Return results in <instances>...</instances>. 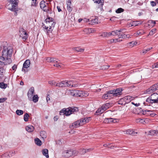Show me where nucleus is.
<instances>
[{
	"mask_svg": "<svg viewBox=\"0 0 158 158\" xmlns=\"http://www.w3.org/2000/svg\"><path fill=\"white\" fill-rule=\"evenodd\" d=\"M12 52V49L11 47H4L0 58L1 60L5 62L6 64H10L12 61L10 58Z\"/></svg>",
	"mask_w": 158,
	"mask_h": 158,
	"instance_id": "nucleus-1",
	"label": "nucleus"
},
{
	"mask_svg": "<svg viewBox=\"0 0 158 158\" xmlns=\"http://www.w3.org/2000/svg\"><path fill=\"white\" fill-rule=\"evenodd\" d=\"M8 3H7L6 6V8L8 10L17 13L18 11V0H7Z\"/></svg>",
	"mask_w": 158,
	"mask_h": 158,
	"instance_id": "nucleus-2",
	"label": "nucleus"
},
{
	"mask_svg": "<svg viewBox=\"0 0 158 158\" xmlns=\"http://www.w3.org/2000/svg\"><path fill=\"white\" fill-rule=\"evenodd\" d=\"M55 23L52 20V18H48L45 20V24L43 25V27L45 29V31L48 32L50 31L52 27H54Z\"/></svg>",
	"mask_w": 158,
	"mask_h": 158,
	"instance_id": "nucleus-3",
	"label": "nucleus"
},
{
	"mask_svg": "<svg viewBox=\"0 0 158 158\" xmlns=\"http://www.w3.org/2000/svg\"><path fill=\"white\" fill-rule=\"evenodd\" d=\"M78 111V108L76 107H74L73 108L69 107L65 109H63L60 110V114L61 115L62 114H64L66 116H69L72 114L73 112H77Z\"/></svg>",
	"mask_w": 158,
	"mask_h": 158,
	"instance_id": "nucleus-4",
	"label": "nucleus"
},
{
	"mask_svg": "<svg viewBox=\"0 0 158 158\" xmlns=\"http://www.w3.org/2000/svg\"><path fill=\"white\" fill-rule=\"evenodd\" d=\"M72 81H63L60 82L56 84V86L59 87H69L71 86L72 87H76L77 86V84H73Z\"/></svg>",
	"mask_w": 158,
	"mask_h": 158,
	"instance_id": "nucleus-5",
	"label": "nucleus"
},
{
	"mask_svg": "<svg viewBox=\"0 0 158 158\" xmlns=\"http://www.w3.org/2000/svg\"><path fill=\"white\" fill-rule=\"evenodd\" d=\"M78 153V152L76 150H66L64 151L63 153V156L66 157H69L73 156H76Z\"/></svg>",
	"mask_w": 158,
	"mask_h": 158,
	"instance_id": "nucleus-6",
	"label": "nucleus"
},
{
	"mask_svg": "<svg viewBox=\"0 0 158 158\" xmlns=\"http://www.w3.org/2000/svg\"><path fill=\"white\" fill-rule=\"evenodd\" d=\"M122 88H119L116 89L110 90V93H111V96L114 97L119 96L122 94Z\"/></svg>",
	"mask_w": 158,
	"mask_h": 158,
	"instance_id": "nucleus-7",
	"label": "nucleus"
},
{
	"mask_svg": "<svg viewBox=\"0 0 158 158\" xmlns=\"http://www.w3.org/2000/svg\"><path fill=\"white\" fill-rule=\"evenodd\" d=\"M19 36L22 37L24 41L26 40L28 37V35L23 29H21L19 31Z\"/></svg>",
	"mask_w": 158,
	"mask_h": 158,
	"instance_id": "nucleus-8",
	"label": "nucleus"
},
{
	"mask_svg": "<svg viewBox=\"0 0 158 158\" xmlns=\"http://www.w3.org/2000/svg\"><path fill=\"white\" fill-rule=\"evenodd\" d=\"M158 89V83L152 85L146 90L147 94H150Z\"/></svg>",
	"mask_w": 158,
	"mask_h": 158,
	"instance_id": "nucleus-9",
	"label": "nucleus"
},
{
	"mask_svg": "<svg viewBox=\"0 0 158 158\" xmlns=\"http://www.w3.org/2000/svg\"><path fill=\"white\" fill-rule=\"evenodd\" d=\"M119 120L117 119H114L112 118H106L104 121L103 122L106 123H116Z\"/></svg>",
	"mask_w": 158,
	"mask_h": 158,
	"instance_id": "nucleus-10",
	"label": "nucleus"
},
{
	"mask_svg": "<svg viewBox=\"0 0 158 158\" xmlns=\"http://www.w3.org/2000/svg\"><path fill=\"white\" fill-rule=\"evenodd\" d=\"M70 95L72 96L77 97H80V91L77 90H69Z\"/></svg>",
	"mask_w": 158,
	"mask_h": 158,
	"instance_id": "nucleus-11",
	"label": "nucleus"
},
{
	"mask_svg": "<svg viewBox=\"0 0 158 158\" xmlns=\"http://www.w3.org/2000/svg\"><path fill=\"white\" fill-rule=\"evenodd\" d=\"M34 91V88L33 87H31L28 91L27 95L28 99L30 100H32Z\"/></svg>",
	"mask_w": 158,
	"mask_h": 158,
	"instance_id": "nucleus-12",
	"label": "nucleus"
},
{
	"mask_svg": "<svg viewBox=\"0 0 158 158\" xmlns=\"http://www.w3.org/2000/svg\"><path fill=\"white\" fill-rule=\"evenodd\" d=\"M90 118H82L78 120L79 122L80 125L81 126L87 123H88L90 120Z\"/></svg>",
	"mask_w": 158,
	"mask_h": 158,
	"instance_id": "nucleus-13",
	"label": "nucleus"
},
{
	"mask_svg": "<svg viewBox=\"0 0 158 158\" xmlns=\"http://www.w3.org/2000/svg\"><path fill=\"white\" fill-rule=\"evenodd\" d=\"M30 64V61L29 60H27L23 64L22 71L25 72V70L24 68H28Z\"/></svg>",
	"mask_w": 158,
	"mask_h": 158,
	"instance_id": "nucleus-14",
	"label": "nucleus"
},
{
	"mask_svg": "<svg viewBox=\"0 0 158 158\" xmlns=\"http://www.w3.org/2000/svg\"><path fill=\"white\" fill-rule=\"evenodd\" d=\"M150 97L154 103H157L158 102V94L157 93H153L151 95Z\"/></svg>",
	"mask_w": 158,
	"mask_h": 158,
	"instance_id": "nucleus-15",
	"label": "nucleus"
},
{
	"mask_svg": "<svg viewBox=\"0 0 158 158\" xmlns=\"http://www.w3.org/2000/svg\"><path fill=\"white\" fill-rule=\"evenodd\" d=\"M123 132L125 134L131 135H135L137 133V132H134L133 130L131 129L126 130L123 131Z\"/></svg>",
	"mask_w": 158,
	"mask_h": 158,
	"instance_id": "nucleus-16",
	"label": "nucleus"
},
{
	"mask_svg": "<svg viewBox=\"0 0 158 158\" xmlns=\"http://www.w3.org/2000/svg\"><path fill=\"white\" fill-rule=\"evenodd\" d=\"M79 126H81L78 120H77L73 123H72L71 125H70L69 127L71 129H73L74 128H76Z\"/></svg>",
	"mask_w": 158,
	"mask_h": 158,
	"instance_id": "nucleus-17",
	"label": "nucleus"
},
{
	"mask_svg": "<svg viewBox=\"0 0 158 158\" xmlns=\"http://www.w3.org/2000/svg\"><path fill=\"white\" fill-rule=\"evenodd\" d=\"M123 99L124 100V101L125 102V103L130 102L133 99V98L129 96H126L123 98Z\"/></svg>",
	"mask_w": 158,
	"mask_h": 158,
	"instance_id": "nucleus-18",
	"label": "nucleus"
},
{
	"mask_svg": "<svg viewBox=\"0 0 158 158\" xmlns=\"http://www.w3.org/2000/svg\"><path fill=\"white\" fill-rule=\"evenodd\" d=\"M67 10L69 12H71L72 10V7L71 4V2L70 0H68L67 2Z\"/></svg>",
	"mask_w": 158,
	"mask_h": 158,
	"instance_id": "nucleus-19",
	"label": "nucleus"
},
{
	"mask_svg": "<svg viewBox=\"0 0 158 158\" xmlns=\"http://www.w3.org/2000/svg\"><path fill=\"white\" fill-rule=\"evenodd\" d=\"M145 32L142 30H138L137 32L134 33V35L135 36H138V35H141L144 34Z\"/></svg>",
	"mask_w": 158,
	"mask_h": 158,
	"instance_id": "nucleus-20",
	"label": "nucleus"
},
{
	"mask_svg": "<svg viewBox=\"0 0 158 158\" xmlns=\"http://www.w3.org/2000/svg\"><path fill=\"white\" fill-rule=\"evenodd\" d=\"M26 129L28 132H31L34 130V128L32 126L29 125L26 127Z\"/></svg>",
	"mask_w": 158,
	"mask_h": 158,
	"instance_id": "nucleus-21",
	"label": "nucleus"
},
{
	"mask_svg": "<svg viewBox=\"0 0 158 158\" xmlns=\"http://www.w3.org/2000/svg\"><path fill=\"white\" fill-rule=\"evenodd\" d=\"M83 31L85 33L87 34H89L94 32V30L93 28H86L84 29Z\"/></svg>",
	"mask_w": 158,
	"mask_h": 158,
	"instance_id": "nucleus-22",
	"label": "nucleus"
},
{
	"mask_svg": "<svg viewBox=\"0 0 158 158\" xmlns=\"http://www.w3.org/2000/svg\"><path fill=\"white\" fill-rule=\"evenodd\" d=\"M110 91L107 92L106 94H105L103 95L102 97V98L105 99H108L110 97L112 96L111 93H110Z\"/></svg>",
	"mask_w": 158,
	"mask_h": 158,
	"instance_id": "nucleus-23",
	"label": "nucleus"
},
{
	"mask_svg": "<svg viewBox=\"0 0 158 158\" xmlns=\"http://www.w3.org/2000/svg\"><path fill=\"white\" fill-rule=\"evenodd\" d=\"M125 30L124 29H120L119 30H115V35H118V36H120L121 33H124L125 32Z\"/></svg>",
	"mask_w": 158,
	"mask_h": 158,
	"instance_id": "nucleus-24",
	"label": "nucleus"
},
{
	"mask_svg": "<svg viewBox=\"0 0 158 158\" xmlns=\"http://www.w3.org/2000/svg\"><path fill=\"white\" fill-rule=\"evenodd\" d=\"M42 153L43 155L45 156L46 158H49V155L48 154V151L47 149H44L42 150Z\"/></svg>",
	"mask_w": 158,
	"mask_h": 158,
	"instance_id": "nucleus-25",
	"label": "nucleus"
},
{
	"mask_svg": "<svg viewBox=\"0 0 158 158\" xmlns=\"http://www.w3.org/2000/svg\"><path fill=\"white\" fill-rule=\"evenodd\" d=\"M111 104L110 103H106L105 104L103 105L102 107L104 111L110 107L111 106Z\"/></svg>",
	"mask_w": 158,
	"mask_h": 158,
	"instance_id": "nucleus-26",
	"label": "nucleus"
},
{
	"mask_svg": "<svg viewBox=\"0 0 158 158\" xmlns=\"http://www.w3.org/2000/svg\"><path fill=\"white\" fill-rule=\"evenodd\" d=\"M6 64L5 62H2L0 61V72L2 73L3 72L4 69L2 68Z\"/></svg>",
	"mask_w": 158,
	"mask_h": 158,
	"instance_id": "nucleus-27",
	"label": "nucleus"
},
{
	"mask_svg": "<svg viewBox=\"0 0 158 158\" xmlns=\"http://www.w3.org/2000/svg\"><path fill=\"white\" fill-rule=\"evenodd\" d=\"M98 23V20L97 18H95L94 19H90V22L89 23L92 25H94Z\"/></svg>",
	"mask_w": 158,
	"mask_h": 158,
	"instance_id": "nucleus-28",
	"label": "nucleus"
},
{
	"mask_svg": "<svg viewBox=\"0 0 158 158\" xmlns=\"http://www.w3.org/2000/svg\"><path fill=\"white\" fill-rule=\"evenodd\" d=\"M40 135L44 139L46 138L47 136L46 133L44 131H42L40 132Z\"/></svg>",
	"mask_w": 158,
	"mask_h": 158,
	"instance_id": "nucleus-29",
	"label": "nucleus"
},
{
	"mask_svg": "<svg viewBox=\"0 0 158 158\" xmlns=\"http://www.w3.org/2000/svg\"><path fill=\"white\" fill-rule=\"evenodd\" d=\"M53 66L55 67L58 68H61L63 67V64L60 63H55L53 64Z\"/></svg>",
	"mask_w": 158,
	"mask_h": 158,
	"instance_id": "nucleus-30",
	"label": "nucleus"
},
{
	"mask_svg": "<svg viewBox=\"0 0 158 158\" xmlns=\"http://www.w3.org/2000/svg\"><path fill=\"white\" fill-rule=\"evenodd\" d=\"M104 111V110H103V108H102V107L101 106V108H98L96 112V114L99 115L103 113Z\"/></svg>",
	"mask_w": 158,
	"mask_h": 158,
	"instance_id": "nucleus-31",
	"label": "nucleus"
},
{
	"mask_svg": "<svg viewBox=\"0 0 158 158\" xmlns=\"http://www.w3.org/2000/svg\"><path fill=\"white\" fill-rule=\"evenodd\" d=\"M10 155V154H9L8 153L6 152L2 155L1 157L2 158H9L12 156V155Z\"/></svg>",
	"mask_w": 158,
	"mask_h": 158,
	"instance_id": "nucleus-32",
	"label": "nucleus"
},
{
	"mask_svg": "<svg viewBox=\"0 0 158 158\" xmlns=\"http://www.w3.org/2000/svg\"><path fill=\"white\" fill-rule=\"evenodd\" d=\"M73 50L77 52H83L84 49L80 47H76L74 48Z\"/></svg>",
	"mask_w": 158,
	"mask_h": 158,
	"instance_id": "nucleus-33",
	"label": "nucleus"
},
{
	"mask_svg": "<svg viewBox=\"0 0 158 158\" xmlns=\"http://www.w3.org/2000/svg\"><path fill=\"white\" fill-rule=\"evenodd\" d=\"M38 97L37 95H34L32 97V100L34 102H37L38 100Z\"/></svg>",
	"mask_w": 158,
	"mask_h": 158,
	"instance_id": "nucleus-34",
	"label": "nucleus"
},
{
	"mask_svg": "<svg viewBox=\"0 0 158 158\" xmlns=\"http://www.w3.org/2000/svg\"><path fill=\"white\" fill-rule=\"evenodd\" d=\"M30 117V115L26 113L24 114L23 119L25 122H27L28 120V118Z\"/></svg>",
	"mask_w": 158,
	"mask_h": 158,
	"instance_id": "nucleus-35",
	"label": "nucleus"
},
{
	"mask_svg": "<svg viewBox=\"0 0 158 158\" xmlns=\"http://www.w3.org/2000/svg\"><path fill=\"white\" fill-rule=\"evenodd\" d=\"M35 143L38 145L40 146L41 145V142L38 138H36L35 139Z\"/></svg>",
	"mask_w": 158,
	"mask_h": 158,
	"instance_id": "nucleus-36",
	"label": "nucleus"
},
{
	"mask_svg": "<svg viewBox=\"0 0 158 158\" xmlns=\"http://www.w3.org/2000/svg\"><path fill=\"white\" fill-rule=\"evenodd\" d=\"M152 111L149 110H142V114L144 115H148V114H152Z\"/></svg>",
	"mask_w": 158,
	"mask_h": 158,
	"instance_id": "nucleus-37",
	"label": "nucleus"
},
{
	"mask_svg": "<svg viewBox=\"0 0 158 158\" xmlns=\"http://www.w3.org/2000/svg\"><path fill=\"white\" fill-rule=\"evenodd\" d=\"M16 113L18 115H21L23 114V110H17L16 111Z\"/></svg>",
	"mask_w": 158,
	"mask_h": 158,
	"instance_id": "nucleus-38",
	"label": "nucleus"
},
{
	"mask_svg": "<svg viewBox=\"0 0 158 158\" xmlns=\"http://www.w3.org/2000/svg\"><path fill=\"white\" fill-rule=\"evenodd\" d=\"M46 4H47L45 3L44 1H42L40 2V8L42 9L43 8H44L45 6L46 5Z\"/></svg>",
	"mask_w": 158,
	"mask_h": 158,
	"instance_id": "nucleus-39",
	"label": "nucleus"
},
{
	"mask_svg": "<svg viewBox=\"0 0 158 158\" xmlns=\"http://www.w3.org/2000/svg\"><path fill=\"white\" fill-rule=\"evenodd\" d=\"M37 0H32L31 1V7L33 6H36V5L37 4V3L36 2Z\"/></svg>",
	"mask_w": 158,
	"mask_h": 158,
	"instance_id": "nucleus-40",
	"label": "nucleus"
},
{
	"mask_svg": "<svg viewBox=\"0 0 158 158\" xmlns=\"http://www.w3.org/2000/svg\"><path fill=\"white\" fill-rule=\"evenodd\" d=\"M7 86V84L4 83L3 82L0 83V87L2 89L6 88Z\"/></svg>",
	"mask_w": 158,
	"mask_h": 158,
	"instance_id": "nucleus-41",
	"label": "nucleus"
},
{
	"mask_svg": "<svg viewBox=\"0 0 158 158\" xmlns=\"http://www.w3.org/2000/svg\"><path fill=\"white\" fill-rule=\"evenodd\" d=\"M155 134H157L156 130H151L149 131V135H152Z\"/></svg>",
	"mask_w": 158,
	"mask_h": 158,
	"instance_id": "nucleus-42",
	"label": "nucleus"
},
{
	"mask_svg": "<svg viewBox=\"0 0 158 158\" xmlns=\"http://www.w3.org/2000/svg\"><path fill=\"white\" fill-rule=\"evenodd\" d=\"M136 122L137 123H144L145 121L143 120V119H142L140 118H139L136 119Z\"/></svg>",
	"mask_w": 158,
	"mask_h": 158,
	"instance_id": "nucleus-43",
	"label": "nucleus"
},
{
	"mask_svg": "<svg viewBox=\"0 0 158 158\" xmlns=\"http://www.w3.org/2000/svg\"><path fill=\"white\" fill-rule=\"evenodd\" d=\"M109 34L110 32H104L102 34L101 36L104 37L110 36Z\"/></svg>",
	"mask_w": 158,
	"mask_h": 158,
	"instance_id": "nucleus-44",
	"label": "nucleus"
},
{
	"mask_svg": "<svg viewBox=\"0 0 158 158\" xmlns=\"http://www.w3.org/2000/svg\"><path fill=\"white\" fill-rule=\"evenodd\" d=\"M59 60L55 58L52 57V62L54 63H58Z\"/></svg>",
	"mask_w": 158,
	"mask_h": 158,
	"instance_id": "nucleus-45",
	"label": "nucleus"
},
{
	"mask_svg": "<svg viewBox=\"0 0 158 158\" xmlns=\"http://www.w3.org/2000/svg\"><path fill=\"white\" fill-rule=\"evenodd\" d=\"M124 10L123 9L120 8H118L116 10V12L117 13H119L122 12H123L124 11Z\"/></svg>",
	"mask_w": 158,
	"mask_h": 158,
	"instance_id": "nucleus-46",
	"label": "nucleus"
},
{
	"mask_svg": "<svg viewBox=\"0 0 158 158\" xmlns=\"http://www.w3.org/2000/svg\"><path fill=\"white\" fill-rule=\"evenodd\" d=\"M42 9L44 11L47 12L48 13L49 12V8L46 5L44 8H43Z\"/></svg>",
	"mask_w": 158,
	"mask_h": 158,
	"instance_id": "nucleus-47",
	"label": "nucleus"
},
{
	"mask_svg": "<svg viewBox=\"0 0 158 158\" xmlns=\"http://www.w3.org/2000/svg\"><path fill=\"white\" fill-rule=\"evenodd\" d=\"M146 101L147 102H148L150 103L151 104L154 103V102H153V101L151 99V97H149L148 98H147L146 100Z\"/></svg>",
	"mask_w": 158,
	"mask_h": 158,
	"instance_id": "nucleus-48",
	"label": "nucleus"
},
{
	"mask_svg": "<svg viewBox=\"0 0 158 158\" xmlns=\"http://www.w3.org/2000/svg\"><path fill=\"white\" fill-rule=\"evenodd\" d=\"M122 33H121V34L120 36V37H121V39L122 38L126 39V38H129V36H128L127 35H126L125 34H122Z\"/></svg>",
	"mask_w": 158,
	"mask_h": 158,
	"instance_id": "nucleus-49",
	"label": "nucleus"
},
{
	"mask_svg": "<svg viewBox=\"0 0 158 158\" xmlns=\"http://www.w3.org/2000/svg\"><path fill=\"white\" fill-rule=\"evenodd\" d=\"M93 1L94 2V3H101V5H102L103 4H102V0H93Z\"/></svg>",
	"mask_w": 158,
	"mask_h": 158,
	"instance_id": "nucleus-50",
	"label": "nucleus"
},
{
	"mask_svg": "<svg viewBox=\"0 0 158 158\" xmlns=\"http://www.w3.org/2000/svg\"><path fill=\"white\" fill-rule=\"evenodd\" d=\"M114 39L115 41V43L117 42H119L122 41V39H121V37H120V36L118 37V38Z\"/></svg>",
	"mask_w": 158,
	"mask_h": 158,
	"instance_id": "nucleus-51",
	"label": "nucleus"
},
{
	"mask_svg": "<svg viewBox=\"0 0 158 158\" xmlns=\"http://www.w3.org/2000/svg\"><path fill=\"white\" fill-rule=\"evenodd\" d=\"M48 83L49 84L51 85H54L56 86V84H57V83H56L55 81H49Z\"/></svg>",
	"mask_w": 158,
	"mask_h": 158,
	"instance_id": "nucleus-52",
	"label": "nucleus"
},
{
	"mask_svg": "<svg viewBox=\"0 0 158 158\" xmlns=\"http://www.w3.org/2000/svg\"><path fill=\"white\" fill-rule=\"evenodd\" d=\"M123 101H124V100L123 99V98H122L121 99H120V100H119L118 101V103L119 104H120V105H123V104H125V103H123V102H122Z\"/></svg>",
	"mask_w": 158,
	"mask_h": 158,
	"instance_id": "nucleus-53",
	"label": "nucleus"
},
{
	"mask_svg": "<svg viewBox=\"0 0 158 158\" xmlns=\"http://www.w3.org/2000/svg\"><path fill=\"white\" fill-rule=\"evenodd\" d=\"M110 32V36L111 35H115V31H111V32Z\"/></svg>",
	"mask_w": 158,
	"mask_h": 158,
	"instance_id": "nucleus-54",
	"label": "nucleus"
},
{
	"mask_svg": "<svg viewBox=\"0 0 158 158\" xmlns=\"http://www.w3.org/2000/svg\"><path fill=\"white\" fill-rule=\"evenodd\" d=\"M46 59L48 62H52V57H47Z\"/></svg>",
	"mask_w": 158,
	"mask_h": 158,
	"instance_id": "nucleus-55",
	"label": "nucleus"
},
{
	"mask_svg": "<svg viewBox=\"0 0 158 158\" xmlns=\"http://www.w3.org/2000/svg\"><path fill=\"white\" fill-rule=\"evenodd\" d=\"M6 100V99L5 98H0V103L4 102Z\"/></svg>",
	"mask_w": 158,
	"mask_h": 158,
	"instance_id": "nucleus-56",
	"label": "nucleus"
},
{
	"mask_svg": "<svg viewBox=\"0 0 158 158\" xmlns=\"http://www.w3.org/2000/svg\"><path fill=\"white\" fill-rule=\"evenodd\" d=\"M148 115H150L152 117H154L156 115V114L152 112V114H148Z\"/></svg>",
	"mask_w": 158,
	"mask_h": 158,
	"instance_id": "nucleus-57",
	"label": "nucleus"
},
{
	"mask_svg": "<svg viewBox=\"0 0 158 158\" xmlns=\"http://www.w3.org/2000/svg\"><path fill=\"white\" fill-rule=\"evenodd\" d=\"M46 99L47 102L48 103V101L50 100V96L49 95L47 96Z\"/></svg>",
	"mask_w": 158,
	"mask_h": 158,
	"instance_id": "nucleus-58",
	"label": "nucleus"
},
{
	"mask_svg": "<svg viewBox=\"0 0 158 158\" xmlns=\"http://www.w3.org/2000/svg\"><path fill=\"white\" fill-rule=\"evenodd\" d=\"M17 68V66L15 64H14L12 67V69L13 70H15Z\"/></svg>",
	"mask_w": 158,
	"mask_h": 158,
	"instance_id": "nucleus-59",
	"label": "nucleus"
},
{
	"mask_svg": "<svg viewBox=\"0 0 158 158\" xmlns=\"http://www.w3.org/2000/svg\"><path fill=\"white\" fill-rule=\"evenodd\" d=\"M81 153L82 154H84L86 152V149H83L81 150Z\"/></svg>",
	"mask_w": 158,
	"mask_h": 158,
	"instance_id": "nucleus-60",
	"label": "nucleus"
},
{
	"mask_svg": "<svg viewBox=\"0 0 158 158\" xmlns=\"http://www.w3.org/2000/svg\"><path fill=\"white\" fill-rule=\"evenodd\" d=\"M131 43V42L128 43L127 44V46L130 47H133L134 46V45H133V44L132 43L131 44H130Z\"/></svg>",
	"mask_w": 158,
	"mask_h": 158,
	"instance_id": "nucleus-61",
	"label": "nucleus"
},
{
	"mask_svg": "<svg viewBox=\"0 0 158 158\" xmlns=\"http://www.w3.org/2000/svg\"><path fill=\"white\" fill-rule=\"evenodd\" d=\"M151 5L152 6H154L156 5V3L154 1H151Z\"/></svg>",
	"mask_w": 158,
	"mask_h": 158,
	"instance_id": "nucleus-62",
	"label": "nucleus"
},
{
	"mask_svg": "<svg viewBox=\"0 0 158 158\" xmlns=\"http://www.w3.org/2000/svg\"><path fill=\"white\" fill-rule=\"evenodd\" d=\"M93 148H89L88 149H86V152H90L92 150H93Z\"/></svg>",
	"mask_w": 158,
	"mask_h": 158,
	"instance_id": "nucleus-63",
	"label": "nucleus"
},
{
	"mask_svg": "<svg viewBox=\"0 0 158 158\" xmlns=\"http://www.w3.org/2000/svg\"><path fill=\"white\" fill-rule=\"evenodd\" d=\"M155 31V30L153 29L149 33V35H152L154 33V31Z\"/></svg>",
	"mask_w": 158,
	"mask_h": 158,
	"instance_id": "nucleus-64",
	"label": "nucleus"
}]
</instances>
